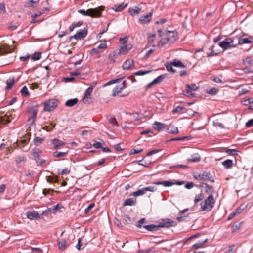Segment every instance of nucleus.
<instances>
[{
	"mask_svg": "<svg viewBox=\"0 0 253 253\" xmlns=\"http://www.w3.org/2000/svg\"><path fill=\"white\" fill-rule=\"evenodd\" d=\"M144 194H145V191L144 188H143L140 189H138L136 191L132 192L131 194H130V195L134 197H137L144 195Z\"/></svg>",
	"mask_w": 253,
	"mask_h": 253,
	"instance_id": "nucleus-29",
	"label": "nucleus"
},
{
	"mask_svg": "<svg viewBox=\"0 0 253 253\" xmlns=\"http://www.w3.org/2000/svg\"><path fill=\"white\" fill-rule=\"evenodd\" d=\"M128 52V49H127V47L126 45H124L122 46L119 51V53L122 54H126Z\"/></svg>",
	"mask_w": 253,
	"mask_h": 253,
	"instance_id": "nucleus-53",
	"label": "nucleus"
},
{
	"mask_svg": "<svg viewBox=\"0 0 253 253\" xmlns=\"http://www.w3.org/2000/svg\"><path fill=\"white\" fill-rule=\"evenodd\" d=\"M61 207H62V206L61 204H57V205H55L53 207L50 208V209L52 211L53 213H55L57 211V210H58Z\"/></svg>",
	"mask_w": 253,
	"mask_h": 253,
	"instance_id": "nucleus-58",
	"label": "nucleus"
},
{
	"mask_svg": "<svg viewBox=\"0 0 253 253\" xmlns=\"http://www.w3.org/2000/svg\"><path fill=\"white\" fill-rule=\"evenodd\" d=\"M171 62L172 63V65H173V66L174 67H179L181 68H186V66L184 65L180 60H178L177 59H174L173 61Z\"/></svg>",
	"mask_w": 253,
	"mask_h": 253,
	"instance_id": "nucleus-26",
	"label": "nucleus"
},
{
	"mask_svg": "<svg viewBox=\"0 0 253 253\" xmlns=\"http://www.w3.org/2000/svg\"><path fill=\"white\" fill-rule=\"evenodd\" d=\"M169 42L168 40L165 38L164 39H162L158 43V46L160 47H163L167 43Z\"/></svg>",
	"mask_w": 253,
	"mask_h": 253,
	"instance_id": "nucleus-45",
	"label": "nucleus"
},
{
	"mask_svg": "<svg viewBox=\"0 0 253 253\" xmlns=\"http://www.w3.org/2000/svg\"><path fill=\"white\" fill-rule=\"evenodd\" d=\"M165 127V124L158 122H155L153 124V128L158 131H161L163 128Z\"/></svg>",
	"mask_w": 253,
	"mask_h": 253,
	"instance_id": "nucleus-22",
	"label": "nucleus"
},
{
	"mask_svg": "<svg viewBox=\"0 0 253 253\" xmlns=\"http://www.w3.org/2000/svg\"><path fill=\"white\" fill-rule=\"evenodd\" d=\"M127 5V4H124L123 3L119 4V5H114V6L112 7V9H113L116 12H119L125 9Z\"/></svg>",
	"mask_w": 253,
	"mask_h": 253,
	"instance_id": "nucleus-25",
	"label": "nucleus"
},
{
	"mask_svg": "<svg viewBox=\"0 0 253 253\" xmlns=\"http://www.w3.org/2000/svg\"><path fill=\"white\" fill-rule=\"evenodd\" d=\"M94 203L90 204L86 209H85L84 213L85 214L89 212V211L94 207Z\"/></svg>",
	"mask_w": 253,
	"mask_h": 253,
	"instance_id": "nucleus-62",
	"label": "nucleus"
},
{
	"mask_svg": "<svg viewBox=\"0 0 253 253\" xmlns=\"http://www.w3.org/2000/svg\"><path fill=\"white\" fill-rule=\"evenodd\" d=\"M58 106V100L51 99L44 102V110L50 112L54 110Z\"/></svg>",
	"mask_w": 253,
	"mask_h": 253,
	"instance_id": "nucleus-4",
	"label": "nucleus"
},
{
	"mask_svg": "<svg viewBox=\"0 0 253 253\" xmlns=\"http://www.w3.org/2000/svg\"><path fill=\"white\" fill-rule=\"evenodd\" d=\"M204 195L202 193H200L199 194L196 195L194 199V203H197L199 201L202 200L204 198Z\"/></svg>",
	"mask_w": 253,
	"mask_h": 253,
	"instance_id": "nucleus-48",
	"label": "nucleus"
},
{
	"mask_svg": "<svg viewBox=\"0 0 253 253\" xmlns=\"http://www.w3.org/2000/svg\"><path fill=\"white\" fill-rule=\"evenodd\" d=\"M93 87L92 86H89L85 91L84 98H88L92 92Z\"/></svg>",
	"mask_w": 253,
	"mask_h": 253,
	"instance_id": "nucleus-37",
	"label": "nucleus"
},
{
	"mask_svg": "<svg viewBox=\"0 0 253 253\" xmlns=\"http://www.w3.org/2000/svg\"><path fill=\"white\" fill-rule=\"evenodd\" d=\"M134 66V61L133 60H127L123 64L122 67L124 70H129L132 67Z\"/></svg>",
	"mask_w": 253,
	"mask_h": 253,
	"instance_id": "nucleus-17",
	"label": "nucleus"
},
{
	"mask_svg": "<svg viewBox=\"0 0 253 253\" xmlns=\"http://www.w3.org/2000/svg\"><path fill=\"white\" fill-rule=\"evenodd\" d=\"M186 89H188L191 91V90L195 91V90H196L198 88V87L195 84H191V85L186 84Z\"/></svg>",
	"mask_w": 253,
	"mask_h": 253,
	"instance_id": "nucleus-43",
	"label": "nucleus"
},
{
	"mask_svg": "<svg viewBox=\"0 0 253 253\" xmlns=\"http://www.w3.org/2000/svg\"><path fill=\"white\" fill-rule=\"evenodd\" d=\"M116 55V54L114 52L109 54V59L110 60V63H113L115 62Z\"/></svg>",
	"mask_w": 253,
	"mask_h": 253,
	"instance_id": "nucleus-51",
	"label": "nucleus"
},
{
	"mask_svg": "<svg viewBox=\"0 0 253 253\" xmlns=\"http://www.w3.org/2000/svg\"><path fill=\"white\" fill-rule=\"evenodd\" d=\"M39 2V0H38L37 1H34L33 0H31L27 1L25 4V6L26 7H34L35 5H37Z\"/></svg>",
	"mask_w": 253,
	"mask_h": 253,
	"instance_id": "nucleus-34",
	"label": "nucleus"
},
{
	"mask_svg": "<svg viewBox=\"0 0 253 253\" xmlns=\"http://www.w3.org/2000/svg\"><path fill=\"white\" fill-rule=\"evenodd\" d=\"M50 125H51L52 126H45L42 127V129L47 131H51L55 127L56 124L51 123Z\"/></svg>",
	"mask_w": 253,
	"mask_h": 253,
	"instance_id": "nucleus-47",
	"label": "nucleus"
},
{
	"mask_svg": "<svg viewBox=\"0 0 253 253\" xmlns=\"http://www.w3.org/2000/svg\"><path fill=\"white\" fill-rule=\"evenodd\" d=\"M136 204V199L133 198H129L126 199L123 204V206H134Z\"/></svg>",
	"mask_w": 253,
	"mask_h": 253,
	"instance_id": "nucleus-21",
	"label": "nucleus"
},
{
	"mask_svg": "<svg viewBox=\"0 0 253 253\" xmlns=\"http://www.w3.org/2000/svg\"><path fill=\"white\" fill-rule=\"evenodd\" d=\"M103 7L100 6L95 8H90L85 11L84 9H80L78 12L84 16H89L91 17H99L101 15Z\"/></svg>",
	"mask_w": 253,
	"mask_h": 253,
	"instance_id": "nucleus-1",
	"label": "nucleus"
},
{
	"mask_svg": "<svg viewBox=\"0 0 253 253\" xmlns=\"http://www.w3.org/2000/svg\"><path fill=\"white\" fill-rule=\"evenodd\" d=\"M44 141V138L39 137H36L34 139V143L35 145L38 146L42 144Z\"/></svg>",
	"mask_w": 253,
	"mask_h": 253,
	"instance_id": "nucleus-35",
	"label": "nucleus"
},
{
	"mask_svg": "<svg viewBox=\"0 0 253 253\" xmlns=\"http://www.w3.org/2000/svg\"><path fill=\"white\" fill-rule=\"evenodd\" d=\"M252 42H253V37L252 36L238 39V45H242L243 44H250Z\"/></svg>",
	"mask_w": 253,
	"mask_h": 253,
	"instance_id": "nucleus-15",
	"label": "nucleus"
},
{
	"mask_svg": "<svg viewBox=\"0 0 253 253\" xmlns=\"http://www.w3.org/2000/svg\"><path fill=\"white\" fill-rule=\"evenodd\" d=\"M145 221V218H142L140 219L137 223V225H136L137 227L139 228H141L143 227V226L142 225V224L143 223H144Z\"/></svg>",
	"mask_w": 253,
	"mask_h": 253,
	"instance_id": "nucleus-61",
	"label": "nucleus"
},
{
	"mask_svg": "<svg viewBox=\"0 0 253 253\" xmlns=\"http://www.w3.org/2000/svg\"><path fill=\"white\" fill-rule=\"evenodd\" d=\"M165 78V75L163 74L159 76L158 77L155 78L152 82L150 83L148 85L147 87L150 88L152 87L153 85L157 84L160 82H161Z\"/></svg>",
	"mask_w": 253,
	"mask_h": 253,
	"instance_id": "nucleus-14",
	"label": "nucleus"
},
{
	"mask_svg": "<svg viewBox=\"0 0 253 253\" xmlns=\"http://www.w3.org/2000/svg\"><path fill=\"white\" fill-rule=\"evenodd\" d=\"M41 57V52H35L34 53L32 56V60L33 61H37L39 60Z\"/></svg>",
	"mask_w": 253,
	"mask_h": 253,
	"instance_id": "nucleus-42",
	"label": "nucleus"
},
{
	"mask_svg": "<svg viewBox=\"0 0 253 253\" xmlns=\"http://www.w3.org/2000/svg\"><path fill=\"white\" fill-rule=\"evenodd\" d=\"M154 253V249L150 248L146 250H141L138 251L137 253Z\"/></svg>",
	"mask_w": 253,
	"mask_h": 253,
	"instance_id": "nucleus-50",
	"label": "nucleus"
},
{
	"mask_svg": "<svg viewBox=\"0 0 253 253\" xmlns=\"http://www.w3.org/2000/svg\"><path fill=\"white\" fill-rule=\"evenodd\" d=\"M219 46L217 45H213L210 47L209 48L210 50H211V51L210 52L207 53V56L208 57H211L214 55H216L220 53V51L216 49V48H218Z\"/></svg>",
	"mask_w": 253,
	"mask_h": 253,
	"instance_id": "nucleus-16",
	"label": "nucleus"
},
{
	"mask_svg": "<svg viewBox=\"0 0 253 253\" xmlns=\"http://www.w3.org/2000/svg\"><path fill=\"white\" fill-rule=\"evenodd\" d=\"M200 160H201V157H200V156L199 154H196L195 155H192V158H190V159H188L187 160V161H188V163H190V162H198L200 161Z\"/></svg>",
	"mask_w": 253,
	"mask_h": 253,
	"instance_id": "nucleus-28",
	"label": "nucleus"
},
{
	"mask_svg": "<svg viewBox=\"0 0 253 253\" xmlns=\"http://www.w3.org/2000/svg\"><path fill=\"white\" fill-rule=\"evenodd\" d=\"M122 79H123V78H120L116 79L114 80H112L107 82L104 84V86H109V85H112L115 83H119L122 80Z\"/></svg>",
	"mask_w": 253,
	"mask_h": 253,
	"instance_id": "nucleus-36",
	"label": "nucleus"
},
{
	"mask_svg": "<svg viewBox=\"0 0 253 253\" xmlns=\"http://www.w3.org/2000/svg\"><path fill=\"white\" fill-rule=\"evenodd\" d=\"M153 12H150L148 14L146 15L140 16L139 21L141 24H146L149 23L152 19Z\"/></svg>",
	"mask_w": 253,
	"mask_h": 253,
	"instance_id": "nucleus-12",
	"label": "nucleus"
},
{
	"mask_svg": "<svg viewBox=\"0 0 253 253\" xmlns=\"http://www.w3.org/2000/svg\"><path fill=\"white\" fill-rule=\"evenodd\" d=\"M58 248L60 250L63 251L66 247V241L63 238L58 239L57 240Z\"/></svg>",
	"mask_w": 253,
	"mask_h": 253,
	"instance_id": "nucleus-20",
	"label": "nucleus"
},
{
	"mask_svg": "<svg viewBox=\"0 0 253 253\" xmlns=\"http://www.w3.org/2000/svg\"><path fill=\"white\" fill-rule=\"evenodd\" d=\"M28 113L30 115V116L28 118V121H31L30 124V126L33 125L35 123V118L37 116L38 109L37 106H33L30 107L28 110Z\"/></svg>",
	"mask_w": 253,
	"mask_h": 253,
	"instance_id": "nucleus-7",
	"label": "nucleus"
},
{
	"mask_svg": "<svg viewBox=\"0 0 253 253\" xmlns=\"http://www.w3.org/2000/svg\"><path fill=\"white\" fill-rule=\"evenodd\" d=\"M166 38L170 43H173L177 39V33L174 31H168L166 34Z\"/></svg>",
	"mask_w": 253,
	"mask_h": 253,
	"instance_id": "nucleus-11",
	"label": "nucleus"
},
{
	"mask_svg": "<svg viewBox=\"0 0 253 253\" xmlns=\"http://www.w3.org/2000/svg\"><path fill=\"white\" fill-rule=\"evenodd\" d=\"M20 92L22 95L24 97H27L30 95V93H29V91L28 90V88L26 86H24L22 87L20 91Z\"/></svg>",
	"mask_w": 253,
	"mask_h": 253,
	"instance_id": "nucleus-38",
	"label": "nucleus"
},
{
	"mask_svg": "<svg viewBox=\"0 0 253 253\" xmlns=\"http://www.w3.org/2000/svg\"><path fill=\"white\" fill-rule=\"evenodd\" d=\"M218 90L215 88H212L208 90H207L206 92L209 94L214 95L217 93Z\"/></svg>",
	"mask_w": 253,
	"mask_h": 253,
	"instance_id": "nucleus-54",
	"label": "nucleus"
},
{
	"mask_svg": "<svg viewBox=\"0 0 253 253\" xmlns=\"http://www.w3.org/2000/svg\"><path fill=\"white\" fill-rule=\"evenodd\" d=\"M27 217L28 218L33 220L34 219H38L39 217V214L36 211H27Z\"/></svg>",
	"mask_w": 253,
	"mask_h": 253,
	"instance_id": "nucleus-18",
	"label": "nucleus"
},
{
	"mask_svg": "<svg viewBox=\"0 0 253 253\" xmlns=\"http://www.w3.org/2000/svg\"><path fill=\"white\" fill-rule=\"evenodd\" d=\"M249 90L247 88H242L239 91L238 96L245 94L249 92Z\"/></svg>",
	"mask_w": 253,
	"mask_h": 253,
	"instance_id": "nucleus-63",
	"label": "nucleus"
},
{
	"mask_svg": "<svg viewBox=\"0 0 253 253\" xmlns=\"http://www.w3.org/2000/svg\"><path fill=\"white\" fill-rule=\"evenodd\" d=\"M100 53V50L98 49V48H93L90 51V55L91 56H96L95 57L96 58H99L100 57L99 54Z\"/></svg>",
	"mask_w": 253,
	"mask_h": 253,
	"instance_id": "nucleus-32",
	"label": "nucleus"
},
{
	"mask_svg": "<svg viewBox=\"0 0 253 253\" xmlns=\"http://www.w3.org/2000/svg\"><path fill=\"white\" fill-rule=\"evenodd\" d=\"M153 183L155 185H162L165 187H169V186H171L174 184H176L177 185H181L184 183V182L183 181H177L175 183H174L171 181H155V182H153Z\"/></svg>",
	"mask_w": 253,
	"mask_h": 253,
	"instance_id": "nucleus-8",
	"label": "nucleus"
},
{
	"mask_svg": "<svg viewBox=\"0 0 253 253\" xmlns=\"http://www.w3.org/2000/svg\"><path fill=\"white\" fill-rule=\"evenodd\" d=\"M145 192L146 191L155 192L157 191V189L155 186H150L148 187H144Z\"/></svg>",
	"mask_w": 253,
	"mask_h": 253,
	"instance_id": "nucleus-56",
	"label": "nucleus"
},
{
	"mask_svg": "<svg viewBox=\"0 0 253 253\" xmlns=\"http://www.w3.org/2000/svg\"><path fill=\"white\" fill-rule=\"evenodd\" d=\"M242 61L243 64L246 66H250L253 64V60H252L249 57H247L246 58L243 59ZM240 70V72L238 71V75H241L243 74V73H249L251 72L252 71L251 69L250 68H248V67L244 68L243 69Z\"/></svg>",
	"mask_w": 253,
	"mask_h": 253,
	"instance_id": "nucleus-5",
	"label": "nucleus"
},
{
	"mask_svg": "<svg viewBox=\"0 0 253 253\" xmlns=\"http://www.w3.org/2000/svg\"><path fill=\"white\" fill-rule=\"evenodd\" d=\"M233 42V39L231 38H227L224 41L220 42L218 45L219 47L223 48V50H225L228 48L234 46V45L232 44Z\"/></svg>",
	"mask_w": 253,
	"mask_h": 253,
	"instance_id": "nucleus-10",
	"label": "nucleus"
},
{
	"mask_svg": "<svg viewBox=\"0 0 253 253\" xmlns=\"http://www.w3.org/2000/svg\"><path fill=\"white\" fill-rule=\"evenodd\" d=\"M107 47V44L106 42V41H101V43L99 44L97 48H98L99 50L101 49H105Z\"/></svg>",
	"mask_w": 253,
	"mask_h": 253,
	"instance_id": "nucleus-59",
	"label": "nucleus"
},
{
	"mask_svg": "<svg viewBox=\"0 0 253 253\" xmlns=\"http://www.w3.org/2000/svg\"><path fill=\"white\" fill-rule=\"evenodd\" d=\"M70 173V170L68 169V168H66L62 170H59L58 172V174L59 175H64V174H69Z\"/></svg>",
	"mask_w": 253,
	"mask_h": 253,
	"instance_id": "nucleus-46",
	"label": "nucleus"
},
{
	"mask_svg": "<svg viewBox=\"0 0 253 253\" xmlns=\"http://www.w3.org/2000/svg\"><path fill=\"white\" fill-rule=\"evenodd\" d=\"M141 8L138 7H135V8H129L128 12L131 16H133L135 14H139Z\"/></svg>",
	"mask_w": 253,
	"mask_h": 253,
	"instance_id": "nucleus-31",
	"label": "nucleus"
},
{
	"mask_svg": "<svg viewBox=\"0 0 253 253\" xmlns=\"http://www.w3.org/2000/svg\"><path fill=\"white\" fill-rule=\"evenodd\" d=\"M87 29L84 28L83 30H80L78 31L75 35L70 37V40L71 41L72 39H75L76 40H82L86 37L87 34Z\"/></svg>",
	"mask_w": 253,
	"mask_h": 253,
	"instance_id": "nucleus-9",
	"label": "nucleus"
},
{
	"mask_svg": "<svg viewBox=\"0 0 253 253\" xmlns=\"http://www.w3.org/2000/svg\"><path fill=\"white\" fill-rule=\"evenodd\" d=\"M18 25L13 23H11L8 27V29L10 30L13 31L17 28Z\"/></svg>",
	"mask_w": 253,
	"mask_h": 253,
	"instance_id": "nucleus-60",
	"label": "nucleus"
},
{
	"mask_svg": "<svg viewBox=\"0 0 253 253\" xmlns=\"http://www.w3.org/2000/svg\"><path fill=\"white\" fill-rule=\"evenodd\" d=\"M143 228L149 231H156L159 230L158 225L150 224L143 226Z\"/></svg>",
	"mask_w": 253,
	"mask_h": 253,
	"instance_id": "nucleus-23",
	"label": "nucleus"
},
{
	"mask_svg": "<svg viewBox=\"0 0 253 253\" xmlns=\"http://www.w3.org/2000/svg\"><path fill=\"white\" fill-rule=\"evenodd\" d=\"M177 225V223L170 219H162L159 223L158 227L159 230L161 228H169L171 227H175Z\"/></svg>",
	"mask_w": 253,
	"mask_h": 253,
	"instance_id": "nucleus-6",
	"label": "nucleus"
},
{
	"mask_svg": "<svg viewBox=\"0 0 253 253\" xmlns=\"http://www.w3.org/2000/svg\"><path fill=\"white\" fill-rule=\"evenodd\" d=\"M51 142L53 145H54V149H58V148L60 146L64 144V142H63L62 141H60V140H59L58 139H57V138L52 139L51 140Z\"/></svg>",
	"mask_w": 253,
	"mask_h": 253,
	"instance_id": "nucleus-24",
	"label": "nucleus"
},
{
	"mask_svg": "<svg viewBox=\"0 0 253 253\" xmlns=\"http://www.w3.org/2000/svg\"><path fill=\"white\" fill-rule=\"evenodd\" d=\"M173 66V65H172L171 62H170V63H167L165 65L167 70L169 72H170L172 73H175L176 72V70L173 68V67H172Z\"/></svg>",
	"mask_w": 253,
	"mask_h": 253,
	"instance_id": "nucleus-41",
	"label": "nucleus"
},
{
	"mask_svg": "<svg viewBox=\"0 0 253 253\" xmlns=\"http://www.w3.org/2000/svg\"><path fill=\"white\" fill-rule=\"evenodd\" d=\"M205 191L207 193H211V194H212V192L213 191V187L211 186H210L207 183L205 184Z\"/></svg>",
	"mask_w": 253,
	"mask_h": 253,
	"instance_id": "nucleus-52",
	"label": "nucleus"
},
{
	"mask_svg": "<svg viewBox=\"0 0 253 253\" xmlns=\"http://www.w3.org/2000/svg\"><path fill=\"white\" fill-rule=\"evenodd\" d=\"M150 72V71H143V70H140L139 71H137L134 73L135 75L136 76H142L145 75L147 73H149Z\"/></svg>",
	"mask_w": 253,
	"mask_h": 253,
	"instance_id": "nucleus-57",
	"label": "nucleus"
},
{
	"mask_svg": "<svg viewBox=\"0 0 253 253\" xmlns=\"http://www.w3.org/2000/svg\"><path fill=\"white\" fill-rule=\"evenodd\" d=\"M222 164L227 169H230L232 167L233 161L230 159H227L222 162Z\"/></svg>",
	"mask_w": 253,
	"mask_h": 253,
	"instance_id": "nucleus-33",
	"label": "nucleus"
},
{
	"mask_svg": "<svg viewBox=\"0 0 253 253\" xmlns=\"http://www.w3.org/2000/svg\"><path fill=\"white\" fill-rule=\"evenodd\" d=\"M166 131L169 133L178 134L179 131L177 127H174L173 125L170 124L167 128Z\"/></svg>",
	"mask_w": 253,
	"mask_h": 253,
	"instance_id": "nucleus-19",
	"label": "nucleus"
},
{
	"mask_svg": "<svg viewBox=\"0 0 253 253\" xmlns=\"http://www.w3.org/2000/svg\"><path fill=\"white\" fill-rule=\"evenodd\" d=\"M214 199L212 194H210L209 196L201 203V211H209L214 206Z\"/></svg>",
	"mask_w": 253,
	"mask_h": 253,
	"instance_id": "nucleus-2",
	"label": "nucleus"
},
{
	"mask_svg": "<svg viewBox=\"0 0 253 253\" xmlns=\"http://www.w3.org/2000/svg\"><path fill=\"white\" fill-rule=\"evenodd\" d=\"M207 241V239L205 240L204 241L199 242L198 243H196L192 246V248L194 249L200 248L202 247L203 245L206 243Z\"/></svg>",
	"mask_w": 253,
	"mask_h": 253,
	"instance_id": "nucleus-44",
	"label": "nucleus"
},
{
	"mask_svg": "<svg viewBox=\"0 0 253 253\" xmlns=\"http://www.w3.org/2000/svg\"><path fill=\"white\" fill-rule=\"evenodd\" d=\"M193 177L195 179L199 180H208L212 182H214L213 176L210 173L204 171L201 173L194 174Z\"/></svg>",
	"mask_w": 253,
	"mask_h": 253,
	"instance_id": "nucleus-3",
	"label": "nucleus"
},
{
	"mask_svg": "<svg viewBox=\"0 0 253 253\" xmlns=\"http://www.w3.org/2000/svg\"><path fill=\"white\" fill-rule=\"evenodd\" d=\"M247 127H250L253 126V119L249 120L245 124Z\"/></svg>",
	"mask_w": 253,
	"mask_h": 253,
	"instance_id": "nucleus-64",
	"label": "nucleus"
},
{
	"mask_svg": "<svg viewBox=\"0 0 253 253\" xmlns=\"http://www.w3.org/2000/svg\"><path fill=\"white\" fill-rule=\"evenodd\" d=\"M67 155V152H61L56 151L53 153V155L55 157H65Z\"/></svg>",
	"mask_w": 253,
	"mask_h": 253,
	"instance_id": "nucleus-40",
	"label": "nucleus"
},
{
	"mask_svg": "<svg viewBox=\"0 0 253 253\" xmlns=\"http://www.w3.org/2000/svg\"><path fill=\"white\" fill-rule=\"evenodd\" d=\"M14 83V80L13 79H9L7 80L6 81V84H7L6 89L8 90L11 89Z\"/></svg>",
	"mask_w": 253,
	"mask_h": 253,
	"instance_id": "nucleus-39",
	"label": "nucleus"
},
{
	"mask_svg": "<svg viewBox=\"0 0 253 253\" xmlns=\"http://www.w3.org/2000/svg\"><path fill=\"white\" fill-rule=\"evenodd\" d=\"M126 87V81H124L122 84L120 85H117L113 90L112 96H115L119 93L121 92L123 89Z\"/></svg>",
	"mask_w": 253,
	"mask_h": 253,
	"instance_id": "nucleus-13",
	"label": "nucleus"
},
{
	"mask_svg": "<svg viewBox=\"0 0 253 253\" xmlns=\"http://www.w3.org/2000/svg\"><path fill=\"white\" fill-rule=\"evenodd\" d=\"M78 99L74 98L68 100L65 103V106L67 107H72L77 103Z\"/></svg>",
	"mask_w": 253,
	"mask_h": 253,
	"instance_id": "nucleus-27",
	"label": "nucleus"
},
{
	"mask_svg": "<svg viewBox=\"0 0 253 253\" xmlns=\"http://www.w3.org/2000/svg\"><path fill=\"white\" fill-rule=\"evenodd\" d=\"M6 8L4 3H0V14L6 13Z\"/></svg>",
	"mask_w": 253,
	"mask_h": 253,
	"instance_id": "nucleus-55",
	"label": "nucleus"
},
{
	"mask_svg": "<svg viewBox=\"0 0 253 253\" xmlns=\"http://www.w3.org/2000/svg\"><path fill=\"white\" fill-rule=\"evenodd\" d=\"M183 109H185L184 107L178 106H176L174 109H173V110L172 111V113L173 114L177 113H179Z\"/></svg>",
	"mask_w": 253,
	"mask_h": 253,
	"instance_id": "nucleus-49",
	"label": "nucleus"
},
{
	"mask_svg": "<svg viewBox=\"0 0 253 253\" xmlns=\"http://www.w3.org/2000/svg\"><path fill=\"white\" fill-rule=\"evenodd\" d=\"M146 157H144L142 160L139 161L138 165L144 166L145 167H148L151 163V161H146Z\"/></svg>",
	"mask_w": 253,
	"mask_h": 253,
	"instance_id": "nucleus-30",
	"label": "nucleus"
}]
</instances>
